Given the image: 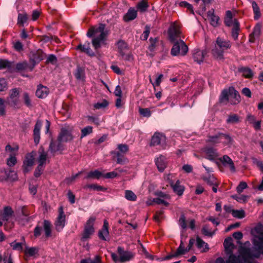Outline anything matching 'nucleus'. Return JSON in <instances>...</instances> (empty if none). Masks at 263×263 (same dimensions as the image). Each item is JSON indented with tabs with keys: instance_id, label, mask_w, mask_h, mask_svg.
<instances>
[{
	"instance_id": "1",
	"label": "nucleus",
	"mask_w": 263,
	"mask_h": 263,
	"mask_svg": "<svg viewBox=\"0 0 263 263\" xmlns=\"http://www.w3.org/2000/svg\"><path fill=\"white\" fill-rule=\"evenodd\" d=\"M74 127L72 125L68 124L62 125L58 133L57 141L52 140L49 145V150L51 153L64 149V143L72 141L74 136L73 135Z\"/></svg>"
},
{
	"instance_id": "2",
	"label": "nucleus",
	"mask_w": 263,
	"mask_h": 263,
	"mask_svg": "<svg viewBox=\"0 0 263 263\" xmlns=\"http://www.w3.org/2000/svg\"><path fill=\"white\" fill-rule=\"evenodd\" d=\"M104 29L105 25L101 24L98 27L95 26L90 28L87 33V35L89 37L94 36L92 41V44L96 50H97L105 44L107 34Z\"/></svg>"
},
{
	"instance_id": "3",
	"label": "nucleus",
	"mask_w": 263,
	"mask_h": 263,
	"mask_svg": "<svg viewBox=\"0 0 263 263\" xmlns=\"http://www.w3.org/2000/svg\"><path fill=\"white\" fill-rule=\"evenodd\" d=\"M231 42L227 40L218 37L214 44V47L212 49L211 52L214 58L221 59L223 57V53L227 50L231 48Z\"/></svg>"
},
{
	"instance_id": "4",
	"label": "nucleus",
	"mask_w": 263,
	"mask_h": 263,
	"mask_svg": "<svg viewBox=\"0 0 263 263\" xmlns=\"http://www.w3.org/2000/svg\"><path fill=\"white\" fill-rule=\"evenodd\" d=\"M234 96L236 99L232 101V105H235L239 103L240 101V97L237 91L233 87H230L228 89H224L221 93L219 101L224 104H227L229 102L230 96Z\"/></svg>"
},
{
	"instance_id": "5",
	"label": "nucleus",
	"mask_w": 263,
	"mask_h": 263,
	"mask_svg": "<svg viewBox=\"0 0 263 263\" xmlns=\"http://www.w3.org/2000/svg\"><path fill=\"white\" fill-rule=\"evenodd\" d=\"M171 42L173 44L171 50L172 56H184L188 52V47L182 40L179 39Z\"/></svg>"
},
{
	"instance_id": "6",
	"label": "nucleus",
	"mask_w": 263,
	"mask_h": 263,
	"mask_svg": "<svg viewBox=\"0 0 263 263\" xmlns=\"http://www.w3.org/2000/svg\"><path fill=\"white\" fill-rule=\"evenodd\" d=\"M96 217L94 216H91L87 220L84 228V230L82 234L81 240L82 241H85L87 239L89 238L90 236L92 235L95 232L93 224Z\"/></svg>"
},
{
	"instance_id": "7",
	"label": "nucleus",
	"mask_w": 263,
	"mask_h": 263,
	"mask_svg": "<svg viewBox=\"0 0 263 263\" xmlns=\"http://www.w3.org/2000/svg\"><path fill=\"white\" fill-rule=\"evenodd\" d=\"M180 33L181 31L179 24L176 22L172 23L168 30L170 41L174 42L178 40V38L180 37Z\"/></svg>"
},
{
	"instance_id": "8",
	"label": "nucleus",
	"mask_w": 263,
	"mask_h": 263,
	"mask_svg": "<svg viewBox=\"0 0 263 263\" xmlns=\"http://www.w3.org/2000/svg\"><path fill=\"white\" fill-rule=\"evenodd\" d=\"M45 57V54L41 49L32 51L30 53V61L33 64V66L43 60Z\"/></svg>"
},
{
	"instance_id": "9",
	"label": "nucleus",
	"mask_w": 263,
	"mask_h": 263,
	"mask_svg": "<svg viewBox=\"0 0 263 263\" xmlns=\"http://www.w3.org/2000/svg\"><path fill=\"white\" fill-rule=\"evenodd\" d=\"M65 215L63 212V208L60 206L59 208V215L55 222L56 230L58 231H61L65 225Z\"/></svg>"
},
{
	"instance_id": "10",
	"label": "nucleus",
	"mask_w": 263,
	"mask_h": 263,
	"mask_svg": "<svg viewBox=\"0 0 263 263\" xmlns=\"http://www.w3.org/2000/svg\"><path fill=\"white\" fill-rule=\"evenodd\" d=\"M159 198H154L152 200H148L146 201V204L148 205H153L154 203L158 204H164L165 206L168 205L169 203L166 200H168L170 197L168 195L161 193L159 194Z\"/></svg>"
},
{
	"instance_id": "11",
	"label": "nucleus",
	"mask_w": 263,
	"mask_h": 263,
	"mask_svg": "<svg viewBox=\"0 0 263 263\" xmlns=\"http://www.w3.org/2000/svg\"><path fill=\"white\" fill-rule=\"evenodd\" d=\"M224 138L227 140L228 144L231 143L232 139L228 135L219 133L213 136H209L208 141L213 144L218 143L220 142V139Z\"/></svg>"
},
{
	"instance_id": "12",
	"label": "nucleus",
	"mask_w": 263,
	"mask_h": 263,
	"mask_svg": "<svg viewBox=\"0 0 263 263\" xmlns=\"http://www.w3.org/2000/svg\"><path fill=\"white\" fill-rule=\"evenodd\" d=\"M171 175H168L166 177V179L168 180V182L173 188L174 192L177 193L178 195H181L184 191V187L183 186L180 185L179 180H177L175 183L171 179Z\"/></svg>"
},
{
	"instance_id": "13",
	"label": "nucleus",
	"mask_w": 263,
	"mask_h": 263,
	"mask_svg": "<svg viewBox=\"0 0 263 263\" xmlns=\"http://www.w3.org/2000/svg\"><path fill=\"white\" fill-rule=\"evenodd\" d=\"M34 161V153L31 152L28 154L25 157V159L23 163L24 172L25 173L28 172L31 166L33 165Z\"/></svg>"
},
{
	"instance_id": "14",
	"label": "nucleus",
	"mask_w": 263,
	"mask_h": 263,
	"mask_svg": "<svg viewBox=\"0 0 263 263\" xmlns=\"http://www.w3.org/2000/svg\"><path fill=\"white\" fill-rule=\"evenodd\" d=\"M20 90L18 88H13L10 90L9 97L7 98V102L12 106L16 105L18 101Z\"/></svg>"
},
{
	"instance_id": "15",
	"label": "nucleus",
	"mask_w": 263,
	"mask_h": 263,
	"mask_svg": "<svg viewBox=\"0 0 263 263\" xmlns=\"http://www.w3.org/2000/svg\"><path fill=\"white\" fill-rule=\"evenodd\" d=\"M118 252L120 256V262H121L129 261L134 257V255L132 252L125 251L124 249L120 247L118 248Z\"/></svg>"
},
{
	"instance_id": "16",
	"label": "nucleus",
	"mask_w": 263,
	"mask_h": 263,
	"mask_svg": "<svg viewBox=\"0 0 263 263\" xmlns=\"http://www.w3.org/2000/svg\"><path fill=\"white\" fill-rule=\"evenodd\" d=\"M42 126V122L38 120L36 121L33 129V139L35 144H38L40 140L41 129Z\"/></svg>"
},
{
	"instance_id": "17",
	"label": "nucleus",
	"mask_w": 263,
	"mask_h": 263,
	"mask_svg": "<svg viewBox=\"0 0 263 263\" xmlns=\"http://www.w3.org/2000/svg\"><path fill=\"white\" fill-rule=\"evenodd\" d=\"M165 137L163 134L155 133L152 138L151 145L152 146L158 145L163 146L165 143Z\"/></svg>"
},
{
	"instance_id": "18",
	"label": "nucleus",
	"mask_w": 263,
	"mask_h": 263,
	"mask_svg": "<svg viewBox=\"0 0 263 263\" xmlns=\"http://www.w3.org/2000/svg\"><path fill=\"white\" fill-rule=\"evenodd\" d=\"M48 158V153L45 151L43 148H41L39 150V157L37 158V162L39 165V168L41 166L45 167Z\"/></svg>"
},
{
	"instance_id": "19",
	"label": "nucleus",
	"mask_w": 263,
	"mask_h": 263,
	"mask_svg": "<svg viewBox=\"0 0 263 263\" xmlns=\"http://www.w3.org/2000/svg\"><path fill=\"white\" fill-rule=\"evenodd\" d=\"M77 50H80L82 52L86 53L90 57L95 56L94 52L90 48V44L88 42H86L84 44H80L76 48Z\"/></svg>"
},
{
	"instance_id": "20",
	"label": "nucleus",
	"mask_w": 263,
	"mask_h": 263,
	"mask_svg": "<svg viewBox=\"0 0 263 263\" xmlns=\"http://www.w3.org/2000/svg\"><path fill=\"white\" fill-rule=\"evenodd\" d=\"M219 160L224 166H229L231 172H235L236 171L233 161L228 156L224 155L219 159Z\"/></svg>"
},
{
	"instance_id": "21",
	"label": "nucleus",
	"mask_w": 263,
	"mask_h": 263,
	"mask_svg": "<svg viewBox=\"0 0 263 263\" xmlns=\"http://www.w3.org/2000/svg\"><path fill=\"white\" fill-rule=\"evenodd\" d=\"M203 152L206 155L205 158L211 161L214 160L218 156L217 151L213 147H205L204 148Z\"/></svg>"
},
{
	"instance_id": "22",
	"label": "nucleus",
	"mask_w": 263,
	"mask_h": 263,
	"mask_svg": "<svg viewBox=\"0 0 263 263\" xmlns=\"http://www.w3.org/2000/svg\"><path fill=\"white\" fill-rule=\"evenodd\" d=\"M261 25L257 23L253 28V32L250 35L249 41L254 42L256 39H258L261 33Z\"/></svg>"
},
{
	"instance_id": "23",
	"label": "nucleus",
	"mask_w": 263,
	"mask_h": 263,
	"mask_svg": "<svg viewBox=\"0 0 263 263\" xmlns=\"http://www.w3.org/2000/svg\"><path fill=\"white\" fill-rule=\"evenodd\" d=\"M49 88L42 85H39L37 86L36 91V96L39 98H45L49 94Z\"/></svg>"
},
{
	"instance_id": "24",
	"label": "nucleus",
	"mask_w": 263,
	"mask_h": 263,
	"mask_svg": "<svg viewBox=\"0 0 263 263\" xmlns=\"http://www.w3.org/2000/svg\"><path fill=\"white\" fill-rule=\"evenodd\" d=\"M155 163L158 170L160 172H163L166 167V158L162 155H160L155 159Z\"/></svg>"
},
{
	"instance_id": "25",
	"label": "nucleus",
	"mask_w": 263,
	"mask_h": 263,
	"mask_svg": "<svg viewBox=\"0 0 263 263\" xmlns=\"http://www.w3.org/2000/svg\"><path fill=\"white\" fill-rule=\"evenodd\" d=\"M207 54L205 50H200L196 49L193 53V58L194 61L199 64L202 63L203 61L205 55Z\"/></svg>"
},
{
	"instance_id": "26",
	"label": "nucleus",
	"mask_w": 263,
	"mask_h": 263,
	"mask_svg": "<svg viewBox=\"0 0 263 263\" xmlns=\"http://www.w3.org/2000/svg\"><path fill=\"white\" fill-rule=\"evenodd\" d=\"M137 16V11L134 8H130L123 17L124 21L128 22L134 20Z\"/></svg>"
},
{
	"instance_id": "27",
	"label": "nucleus",
	"mask_w": 263,
	"mask_h": 263,
	"mask_svg": "<svg viewBox=\"0 0 263 263\" xmlns=\"http://www.w3.org/2000/svg\"><path fill=\"white\" fill-rule=\"evenodd\" d=\"M235 21L238 22L237 19H233V16L232 12L228 10L226 12V15L224 18V23L226 26L231 27L235 26Z\"/></svg>"
},
{
	"instance_id": "28",
	"label": "nucleus",
	"mask_w": 263,
	"mask_h": 263,
	"mask_svg": "<svg viewBox=\"0 0 263 263\" xmlns=\"http://www.w3.org/2000/svg\"><path fill=\"white\" fill-rule=\"evenodd\" d=\"M215 263H240L238 257L236 255L231 254L228 260L225 262L221 257L218 258L215 261Z\"/></svg>"
},
{
	"instance_id": "29",
	"label": "nucleus",
	"mask_w": 263,
	"mask_h": 263,
	"mask_svg": "<svg viewBox=\"0 0 263 263\" xmlns=\"http://www.w3.org/2000/svg\"><path fill=\"white\" fill-rule=\"evenodd\" d=\"M208 17L210 20V24L213 27H216L218 26L219 17L215 15L214 13V10H209L208 12Z\"/></svg>"
},
{
	"instance_id": "30",
	"label": "nucleus",
	"mask_w": 263,
	"mask_h": 263,
	"mask_svg": "<svg viewBox=\"0 0 263 263\" xmlns=\"http://www.w3.org/2000/svg\"><path fill=\"white\" fill-rule=\"evenodd\" d=\"M149 7V5L146 0H141L137 4L138 11L141 13L145 12Z\"/></svg>"
},
{
	"instance_id": "31",
	"label": "nucleus",
	"mask_w": 263,
	"mask_h": 263,
	"mask_svg": "<svg viewBox=\"0 0 263 263\" xmlns=\"http://www.w3.org/2000/svg\"><path fill=\"white\" fill-rule=\"evenodd\" d=\"M226 122L230 124H237L240 122V118L237 114H231L228 116Z\"/></svg>"
},
{
	"instance_id": "32",
	"label": "nucleus",
	"mask_w": 263,
	"mask_h": 263,
	"mask_svg": "<svg viewBox=\"0 0 263 263\" xmlns=\"http://www.w3.org/2000/svg\"><path fill=\"white\" fill-rule=\"evenodd\" d=\"M252 7L254 13V18L255 20H258L261 16L260 9L257 4L254 1L251 2Z\"/></svg>"
},
{
	"instance_id": "33",
	"label": "nucleus",
	"mask_w": 263,
	"mask_h": 263,
	"mask_svg": "<svg viewBox=\"0 0 263 263\" xmlns=\"http://www.w3.org/2000/svg\"><path fill=\"white\" fill-rule=\"evenodd\" d=\"M13 212L11 208L9 206H6L4 208V212L2 215L1 219L3 221H7L12 216Z\"/></svg>"
},
{
	"instance_id": "34",
	"label": "nucleus",
	"mask_w": 263,
	"mask_h": 263,
	"mask_svg": "<svg viewBox=\"0 0 263 263\" xmlns=\"http://www.w3.org/2000/svg\"><path fill=\"white\" fill-rule=\"evenodd\" d=\"M239 71L246 78H251L253 76L252 70L246 67H242L239 68Z\"/></svg>"
},
{
	"instance_id": "35",
	"label": "nucleus",
	"mask_w": 263,
	"mask_h": 263,
	"mask_svg": "<svg viewBox=\"0 0 263 263\" xmlns=\"http://www.w3.org/2000/svg\"><path fill=\"white\" fill-rule=\"evenodd\" d=\"M102 177H103V174L98 170H96L94 171L89 172L85 178L99 179Z\"/></svg>"
},
{
	"instance_id": "36",
	"label": "nucleus",
	"mask_w": 263,
	"mask_h": 263,
	"mask_svg": "<svg viewBox=\"0 0 263 263\" xmlns=\"http://www.w3.org/2000/svg\"><path fill=\"white\" fill-rule=\"evenodd\" d=\"M33 68V66L31 67H29L28 63L26 61H23L22 62L18 63L16 65V69L19 71L25 70L27 69L28 68H29L30 70L31 71Z\"/></svg>"
},
{
	"instance_id": "37",
	"label": "nucleus",
	"mask_w": 263,
	"mask_h": 263,
	"mask_svg": "<svg viewBox=\"0 0 263 263\" xmlns=\"http://www.w3.org/2000/svg\"><path fill=\"white\" fill-rule=\"evenodd\" d=\"M74 76L77 80L83 81L85 78L84 69L82 67H78L74 73Z\"/></svg>"
},
{
	"instance_id": "38",
	"label": "nucleus",
	"mask_w": 263,
	"mask_h": 263,
	"mask_svg": "<svg viewBox=\"0 0 263 263\" xmlns=\"http://www.w3.org/2000/svg\"><path fill=\"white\" fill-rule=\"evenodd\" d=\"M38 249L36 247H26L24 253L26 256L30 257L38 253Z\"/></svg>"
},
{
	"instance_id": "39",
	"label": "nucleus",
	"mask_w": 263,
	"mask_h": 263,
	"mask_svg": "<svg viewBox=\"0 0 263 263\" xmlns=\"http://www.w3.org/2000/svg\"><path fill=\"white\" fill-rule=\"evenodd\" d=\"M44 230L45 233V235L47 237H49L51 235V224L50 222L48 220H44Z\"/></svg>"
},
{
	"instance_id": "40",
	"label": "nucleus",
	"mask_w": 263,
	"mask_h": 263,
	"mask_svg": "<svg viewBox=\"0 0 263 263\" xmlns=\"http://www.w3.org/2000/svg\"><path fill=\"white\" fill-rule=\"evenodd\" d=\"M19 147L18 145H15L12 147L10 145L8 144L6 146L5 151L10 153V156H15L18 150Z\"/></svg>"
},
{
	"instance_id": "41",
	"label": "nucleus",
	"mask_w": 263,
	"mask_h": 263,
	"mask_svg": "<svg viewBox=\"0 0 263 263\" xmlns=\"http://www.w3.org/2000/svg\"><path fill=\"white\" fill-rule=\"evenodd\" d=\"M125 198L129 201H135L137 200L136 195L130 190H125Z\"/></svg>"
},
{
	"instance_id": "42",
	"label": "nucleus",
	"mask_w": 263,
	"mask_h": 263,
	"mask_svg": "<svg viewBox=\"0 0 263 263\" xmlns=\"http://www.w3.org/2000/svg\"><path fill=\"white\" fill-rule=\"evenodd\" d=\"M240 30V25L238 22L235 21V26H233L232 30V35L233 37L236 40L239 35V31Z\"/></svg>"
},
{
	"instance_id": "43",
	"label": "nucleus",
	"mask_w": 263,
	"mask_h": 263,
	"mask_svg": "<svg viewBox=\"0 0 263 263\" xmlns=\"http://www.w3.org/2000/svg\"><path fill=\"white\" fill-rule=\"evenodd\" d=\"M201 232L204 235L209 237H212L215 234V231H212L208 224L204 225L203 227Z\"/></svg>"
},
{
	"instance_id": "44",
	"label": "nucleus",
	"mask_w": 263,
	"mask_h": 263,
	"mask_svg": "<svg viewBox=\"0 0 263 263\" xmlns=\"http://www.w3.org/2000/svg\"><path fill=\"white\" fill-rule=\"evenodd\" d=\"M202 179L210 185L216 184V179L213 175L209 174L208 176H203Z\"/></svg>"
},
{
	"instance_id": "45",
	"label": "nucleus",
	"mask_w": 263,
	"mask_h": 263,
	"mask_svg": "<svg viewBox=\"0 0 263 263\" xmlns=\"http://www.w3.org/2000/svg\"><path fill=\"white\" fill-rule=\"evenodd\" d=\"M231 240L232 239L231 238H226L224 240L223 243L226 250L227 251H229L230 253H232V249H233L234 247V245L232 243Z\"/></svg>"
},
{
	"instance_id": "46",
	"label": "nucleus",
	"mask_w": 263,
	"mask_h": 263,
	"mask_svg": "<svg viewBox=\"0 0 263 263\" xmlns=\"http://www.w3.org/2000/svg\"><path fill=\"white\" fill-rule=\"evenodd\" d=\"M98 236L100 239L103 240H107V238H108L109 236L108 230L101 229V230H100L99 232Z\"/></svg>"
},
{
	"instance_id": "47",
	"label": "nucleus",
	"mask_w": 263,
	"mask_h": 263,
	"mask_svg": "<svg viewBox=\"0 0 263 263\" xmlns=\"http://www.w3.org/2000/svg\"><path fill=\"white\" fill-rule=\"evenodd\" d=\"M92 133V127L90 126H87L81 130V139L87 136Z\"/></svg>"
},
{
	"instance_id": "48",
	"label": "nucleus",
	"mask_w": 263,
	"mask_h": 263,
	"mask_svg": "<svg viewBox=\"0 0 263 263\" xmlns=\"http://www.w3.org/2000/svg\"><path fill=\"white\" fill-rule=\"evenodd\" d=\"M112 154H114L116 155L117 158V162L118 163L124 164L126 162H127V159L126 158L119 152H112Z\"/></svg>"
},
{
	"instance_id": "49",
	"label": "nucleus",
	"mask_w": 263,
	"mask_h": 263,
	"mask_svg": "<svg viewBox=\"0 0 263 263\" xmlns=\"http://www.w3.org/2000/svg\"><path fill=\"white\" fill-rule=\"evenodd\" d=\"M85 189H90L98 191H105L106 189L102 186L96 184H87L85 186Z\"/></svg>"
},
{
	"instance_id": "50",
	"label": "nucleus",
	"mask_w": 263,
	"mask_h": 263,
	"mask_svg": "<svg viewBox=\"0 0 263 263\" xmlns=\"http://www.w3.org/2000/svg\"><path fill=\"white\" fill-rule=\"evenodd\" d=\"M158 41V40L157 37L154 39L151 37L149 39L150 44L148 46V49L151 51H154L155 50L156 47H157Z\"/></svg>"
},
{
	"instance_id": "51",
	"label": "nucleus",
	"mask_w": 263,
	"mask_h": 263,
	"mask_svg": "<svg viewBox=\"0 0 263 263\" xmlns=\"http://www.w3.org/2000/svg\"><path fill=\"white\" fill-rule=\"evenodd\" d=\"M117 45L120 54L124 53L125 51L127 49V45L126 43L123 41H119L118 42Z\"/></svg>"
},
{
	"instance_id": "52",
	"label": "nucleus",
	"mask_w": 263,
	"mask_h": 263,
	"mask_svg": "<svg viewBox=\"0 0 263 263\" xmlns=\"http://www.w3.org/2000/svg\"><path fill=\"white\" fill-rule=\"evenodd\" d=\"M232 214L233 217L238 218H242L245 216V213L243 210H235L232 211Z\"/></svg>"
},
{
	"instance_id": "53",
	"label": "nucleus",
	"mask_w": 263,
	"mask_h": 263,
	"mask_svg": "<svg viewBox=\"0 0 263 263\" xmlns=\"http://www.w3.org/2000/svg\"><path fill=\"white\" fill-rule=\"evenodd\" d=\"M196 240L197 246L198 248L201 249L205 247L204 250L206 249L208 250L209 249L208 244L205 243L203 240H202L199 237H197Z\"/></svg>"
},
{
	"instance_id": "54",
	"label": "nucleus",
	"mask_w": 263,
	"mask_h": 263,
	"mask_svg": "<svg viewBox=\"0 0 263 263\" xmlns=\"http://www.w3.org/2000/svg\"><path fill=\"white\" fill-rule=\"evenodd\" d=\"M27 15L26 13L18 14L17 18V23L20 25L23 26L24 24L27 20Z\"/></svg>"
},
{
	"instance_id": "55",
	"label": "nucleus",
	"mask_w": 263,
	"mask_h": 263,
	"mask_svg": "<svg viewBox=\"0 0 263 263\" xmlns=\"http://www.w3.org/2000/svg\"><path fill=\"white\" fill-rule=\"evenodd\" d=\"M187 252H188V251H187L186 248H184V247L183 246V243L181 241L179 247L178 248L175 253H176V255L178 256L180 255L184 254Z\"/></svg>"
},
{
	"instance_id": "56",
	"label": "nucleus",
	"mask_w": 263,
	"mask_h": 263,
	"mask_svg": "<svg viewBox=\"0 0 263 263\" xmlns=\"http://www.w3.org/2000/svg\"><path fill=\"white\" fill-rule=\"evenodd\" d=\"M10 67L11 63L8 60L0 59V69H3Z\"/></svg>"
},
{
	"instance_id": "57",
	"label": "nucleus",
	"mask_w": 263,
	"mask_h": 263,
	"mask_svg": "<svg viewBox=\"0 0 263 263\" xmlns=\"http://www.w3.org/2000/svg\"><path fill=\"white\" fill-rule=\"evenodd\" d=\"M8 88V84L6 79L0 78V91H6Z\"/></svg>"
},
{
	"instance_id": "58",
	"label": "nucleus",
	"mask_w": 263,
	"mask_h": 263,
	"mask_svg": "<svg viewBox=\"0 0 263 263\" xmlns=\"http://www.w3.org/2000/svg\"><path fill=\"white\" fill-rule=\"evenodd\" d=\"M10 246L14 250L21 251L23 250V243L22 242H16L15 241H14L10 243Z\"/></svg>"
},
{
	"instance_id": "59",
	"label": "nucleus",
	"mask_w": 263,
	"mask_h": 263,
	"mask_svg": "<svg viewBox=\"0 0 263 263\" xmlns=\"http://www.w3.org/2000/svg\"><path fill=\"white\" fill-rule=\"evenodd\" d=\"M232 198L235 200H236L238 202H246L247 201L248 198H249L248 196L246 195H233L232 196Z\"/></svg>"
},
{
	"instance_id": "60",
	"label": "nucleus",
	"mask_w": 263,
	"mask_h": 263,
	"mask_svg": "<svg viewBox=\"0 0 263 263\" xmlns=\"http://www.w3.org/2000/svg\"><path fill=\"white\" fill-rule=\"evenodd\" d=\"M139 112L143 117H149L151 115V111L148 108H139Z\"/></svg>"
},
{
	"instance_id": "61",
	"label": "nucleus",
	"mask_w": 263,
	"mask_h": 263,
	"mask_svg": "<svg viewBox=\"0 0 263 263\" xmlns=\"http://www.w3.org/2000/svg\"><path fill=\"white\" fill-rule=\"evenodd\" d=\"M248 187V185L246 182L241 181L240 182L239 184L237 187L236 190L237 192L240 194L243 191V190L246 189Z\"/></svg>"
},
{
	"instance_id": "62",
	"label": "nucleus",
	"mask_w": 263,
	"mask_h": 263,
	"mask_svg": "<svg viewBox=\"0 0 263 263\" xmlns=\"http://www.w3.org/2000/svg\"><path fill=\"white\" fill-rule=\"evenodd\" d=\"M13 48L18 52H21L23 50V45L20 41H16L13 43Z\"/></svg>"
},
{
	"instance_id": "63",
	"label": "nucleus",
	"mask_w": 263,
	"mask_h": 263,
	"mask_svg": "<svg viewBox=\"0 0 263 263\" xmlns=\"http://www.w3.org/2000/svg\"><path fill=\"white\" fill-rule=\"evenodd\" d=\"M16 163V158L15 156H10V157L7 160V165L9 166H14Z\"/></svg>"
},
{
	"instance_id": "64",
	"label": "nucleus",
	"mask_w": 263,
	"mask_h": 263,
	"mask_svg": "<svg viewBox=\"0 0 263 263\" xmlns=\"http://www.w3.org/2000/svg\"><path fill=\"white\" fill-rule=\"evenodd\" d=\"M81 263H101V259L99 256H96L94 259L83 260Z\"/></svg>"
}]
</instances>
